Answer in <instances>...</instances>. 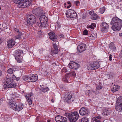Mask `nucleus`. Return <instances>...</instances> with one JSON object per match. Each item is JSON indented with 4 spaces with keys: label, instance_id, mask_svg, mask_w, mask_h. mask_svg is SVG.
<instances>
[{
    "label": "nucleus",
    "instance_id": "nucleus-52",
    "mask_svg": "<svg viewBox=\"0 0 122 122\" xmlns=\"http://www.w3.org/2000/svg\"><path fill=\"white\" fill-rule=\"evenodd\" d=\"M14 30L15 31H16L17 32H18L19 31V30L18 29H17V28H15L14 29Z\"/></svg>",
    "mask_w": 122,
    "mask_h": 122
},
{
    "label": "nucleus",
    "instance_id": "nucleus-6",
    "mask_svg": "<svg viewBox=\"0 0 122 122\" xmlns=\"http://www.w3.org/2000/svg\"><path fill=\"white\" fill-rule=\"evenodd\" d=\"M117 102L116 110L119 112H122V96L117 98Z\"/></svg>",
    "mask_w": 122,
    "mask_h": 122
},
{
    "label": "nucleus",
    "instance_id": "nucleus-34",
    "mask_svg": "<svg viewBox=\"0 0 122 122\" xmlns=\"http://www.w3.org/2000/svg\"><path fill=\"white\" fill-rule=\"evenodd\" d=\"M53 47H57V46L59 45V42L58 41L56 40L55 41H53Z\"/></svg>",
    "mask_w": 122,
    "mask_h": 122
},
{
    "label": "nucleus",
    "instance_id": "nucleus-2",
    "mask_svg": "<svg viewBox=\"0 0 122 122\" xmlns=\"http://www.w3.org/2000/svg\"><path fill=\"white\" fill-rule=\"evenodd\" d=\"M8 102L9 106L15 111H19L23 108V105L22 103L18 104L12 100H10Z\"/></svg>",
    "mask_w": 122,
    "mask_h": 122
},
{
    "label": "nucleus",
    "instance_id": "nucleus-12",
    "mask_svg": "<svg viewBox=\"0 0 122 122\" xmlns=\"http://www.w3.org/2000/svg\"><path fill=\"white\" fill-rule=\"evenodd\" d=\"M86 48V44L82 43L79 45L77 47V50L79 53H81L85 51Z\"/></svg>",
    "mask_w": 122,
    "mask_h": 122
},
{
    "label": "nucleus",
    "instance_id": "nucleus-24",
    "mask_svg": "<svg viewBox=\"0 0 122 122\" xmlns=\"http://www.w3.org/2000/svg\"><path fill=\"white\" fill-rule=\"evenodd\" d=\"M107 75L108 79H112L115 76L114 73L112 72L107 73Z\"/></svg>",
    "mask_w": 122,
    "mask_h": 122
},
{
    "label": "nucleus",
    "instance_id": "nucleus-13",
    "mask_svg": "<svg viewBox=\"0 0 122 122\" xmlns=\"http://www.w3.org/2000/svg\"><path fill=\"white\" fill-rule=\"evenodd\" d=\"M32 12L33 14L38 16L43 14V10L38 8L33 10Z\"/></svg>",
    "mask_w": 122,
    "mask_h": 122
},
{
    "label": "nucleus",
    "instance_id": "nucleus-28",
    "mask_svg": "<svg viewBox=\"0 0 122 122\" xmlns=\"http://www.w3.org/2000/svg\"><path fill=\"white\" fill-rule=\"evenodd\" d=\"M58 52L57 47H53L51 50V53L52 54H57Z\"/></svg>",
    "mask_w": 122,
    "mask_h": 122
},
{
    "label": "nucleus",
    "instance_id": "nucleus-63",
    "mask_svg": "<svg viewBox=\"0 0 122 122\" xmlns=\"http://www.w3.org/2000/svg\"><path fill=\"white\" fill-rule=\"evenodd\" d=\"M64 36L63 35H62V37H63Z\"/></svg>",
    "mask_w": 122,
    "mask_h": 122
},
{
    "label": "nucleus",
    "instance_id": "nucleus-50",
    "mask_svg": "<svg viewBox=\"0 0 122 122\" xmlns=\"http://www.w3.org/2000/svg\"><path fill=\"white\" fill-rule=\"evenodd\" d=\"M92 25V26L93 27H96V24L94 23H92L91 24Z\"/></svg>",
    "mask_w": 122,
    "mask_h": 122
},
{
    "label": "nucleus",
    "instance_id": "nucleus-5",
    "mask_svg": "<svg viewBox=\"0 0 122 122\" xmlns=\"http://www.w3.org/2000/svg\"><path fill=\"white\" fill-rule=\"evenodd\" d=\"M23 52L21 50H17L15 51L14 55L17 62L20 63L22 62L23 57L21 55Z\"/></svg>",
    "mask_w": 122,
    "mask_h": 122
},
{
    "label": "nucleus",
    "instance_id": "nucleus-27",
    "mask_svg": "<svg viewBox=\"0 0 122 122\" xmlns=\"http://www.w3.org/2000/svg\"><path fill=\"white\" fill-rule=\"evenodd\" d=\"M109 46L110 48L112 51H114L116 50V47L115 46L113 42H111L109 44Z\"/></svg>",
    "mask_w": 122,
    "mask_h": 122
},
{
    "label": "nucleus",
    "instance_id": "nucleus-18",
    "mask_svg": "<svg viewBox=\"0 0 122 122\" xmlns=\"http://www.w3.org/2000/svg\"><path fill=\"white\" fill-rule=\"evenodd\" d=\"M68 66L70 68L74 69H76L79 68V65L77 63L75 62L70 63Z\"/></svg>",
    "mask_w": 122,
    "mask_h": 122
},
{
    "label": "nucleus",
    "instance_id": "nucleus-25",
    "mask_svg": "<svg viewBox=\"0 0 122 122\" xmlns=\"http://www.w3.org/2000/svg\"><path fill=\"white\" fill-rule=\"evenodd\" d=\"M111 111L109 109L106 108L104 109L102 114L103 115H107L110 113Z\"/></svg>",
    "mask_w": 122,
    "mask_h": 122
},
{
    "label": "nucleus",
    "instance_id": "nucleus-3",
    "mask_svg": "<svg viewBox=\"0 0 122 122\" xmlns=\"http://www.w3.org/2000/svg\"><path fill=\"white\" fill-rule=\"evenodd\" d=\"M5 86H4V88L5 89L8 88H12L15 87L16 85V83L12 82L11 79L9 76H6L5 79Z\"/></svg>",
    "mask_w": 122,
    "mask_h": 122
},
{
    "label": "nucleus",
    "instance_id": "nucleus-8",
    "mask_svg": "<svg viewBox=\"0 0 122 122\" xmlns=\"http://www.w3.org/2000/svg\"><path fill=\"white\" fill-rule=\"evenodd\" d=\"M36 22V18L32 15H29L28 16L27 23L32 25L34 24Z\"/></svg>",
    "mask_w": 122,
    "mask_h": 122
},
{
    "label": "nucleus",
    "instance_id": "nucleus-42",
    "mask_svg": "<svg viewBox=\"0 0 122 122\" xmlns=\"http://www.w3.org/2000/svg\"><path fill=\"white\" fill-rule=\"evenodd\" d=\"M29 77L27 76H25L23 77L22 79L25 81H26L28 80L29 79Z\"/></svg>",
    "mask_w": 122,
    "mask_h": 122
},
{
    "label": "nucleus",
    "instance_id": "nucleus-30",
    "mask_svg": "<svg viewBox=\"0 0 122 122\" xmlns=\"http://www.w3.org/2000/svg\"><path fill=\"white\" fill-rule=\"evenodd\" d=\"M76 75V73L74 71H71L70 73L67 74L66 75L65 78L66 79L70 75L75 77Z\"/></svg>",
    "mask_w": 122,
    "mask_h": 122
},
{
    "label": "nucleus",
    "instance_id": "nucleus-59",
    "mask_svg": "<svg viewBox=\"0 0 122 122\" xmlns=\"http://www.w3.org/2000/svg\"><path fill=\"white\" fill-rule=\"evenodd\" d=\"M51 101L53 103L54 102V100L53 99H52L51 100Z\"/></svg>",
    "mask_w": 122,
    "mask_h": 122
},
{
    "label": "nucleus",
    "instance_id": "nucleus-32",
    "mask_svg": "<svg viewBox=\"0 0 122 122\" xmlns=\"http://www.w3.org/2000/svg\"><path fill=\"white\" fill-rule=\"evenodd\" d=\"M15 3L17 4H19V5H20L21 4L23 3V0H12Z\"/></svg>",
    "mask_w": 122,
    "mask_h": 122
},
{
    "label": "nucleus",
    "instance_id": "nucleus-11",
    "mask_svg": "<svg viewBox=\"0 0 122 122\" xmlns=\"http://www.w3.org/2000/svg\"><path fill=\"white\" fill-rule=\"evenodd\" d=\"M79 113L81 115H87L89 113V112L87 108L84 107H82L80 109Z\"/></svg>",
    "mask_w": 122,
    "mask_h": 122
},
{
    "label": "nucleus",
    "instance_id": "nucleus-33",
    "mask_svg": "<svg viewBox=\"0 0 122 122\" xmlns=\"http://www.w3.org/2000/svg\"><path fill=\"white\" fill-rule=\"evenodd\" d=\"M40 90L42 92L45 93L49 91V88L48 87L46 88L41 87L40 89Z\"/></svg>",
    "mask_w": 122,
    "mask_h": 122
},
{
    "label": "nucleus",
    "instance_id": "nucleus-9",
    "mask_svg": "<svg viewBox=\"0 0 122 122\" xmlns=\"http://www.w3.org/2000/svg\"><path fill=\"white\" fill-rule=\"evenodd\" d=\"M100 66V64L99 62H94L93 64H91L88 66L87 68L88 70H92L99 68Z\"/></svg>",
    "mask_w": 122,
    "mask_h": 122
},
{
    "label": "nucleus",
    "instance_id": "nucleus-53",
    "mask_svg": "<svg viewBox=\"0 0 122 122\" xmlns=\"http://www.w3.org/2000/svg\"><path fill=\"white\" fill-rule=\"evenodd\" d=\"M80 2L78 1H76V5L77 6L78 5V4H79Z\"/></svg>",
    "mask_w": 122,
    "mask_h": 122
},
{
    "label": "nucleus",
    "instance_id": "nucleus-39",
    "mask_svg": "<svg viewBox=\"0 0 122 122\" xmlns=\"http://www.w3.org/2000/svg\"><path fill=\"white\" fill-rule=\"evenodd\" d=\"M22 35V33L21 32H20L18 34L15 36V38L16 39H19L20 38L21 36Z\"/></svg>",
    "mask_w": 122,
    "mask_h": 122
},
{
    "label": "nucleus",
    "instance_id": "nucleus-46",
    "mask_svg": "<svg viewBox=\"0 0 122 122\" xmlns=\"http://www.w3.org/2000/svg\"><path fill=\"white\" fill-rule=\"evenodd\" d=\"M83 34L84 35H87L88 34V31L86 30H84L83 32Z\"/></svg>",
    "mask_w": 122,
    "mask_h": 122
},
{
    "label": "nucleus",
    "instance_id": "nucleus-45",
    "mask_svg": "<svg viewBox=\"0 0 122 122\" xmlns=\"http://www.w3.org/2000/svg\"><path fill=\"white\" fill-rule=\"evenodd\" d=\"M87 28H90L93 29H94V28L93 26H92V25L91 24V25H87Z\"/></svg>",
    "mask_w": 122,
    "mask_h": 122
},
{
    "label": "nucleus",
    "instance_id": "nucleus-64",
    "mask_svg": "<svg viewBox=\"0 0 122 122\" xmlns=\"http://www.w3.org/2000/svg\"><path fill=\"white\" fill-rule=\"evenodd\" d=\"M1 9V8L0 7V10Z\"/></svg>",
    "mask_w": 122,
    "mask_h": 122
},
{
    "label": "nucleus",
    "instance_id": "nucleus-54",
    "mask_svg": "<svg viewBox=\"0 0 122 122\" xmlns=\"http://www.w3.org/2000/svg\"><path fill=\"white\" fill-rule=\"evenodd\" d=\"M20 79V77H16L15 80H16L17 81H18Z\"/></svg>",
    "mask_w": 122,
    "mask_h": 122
},
{
    "label": "nucleus",
    "instance_id": "nucleus-44",
    "mask_svg": "<svg viewBox=\"0 0 122 122\" xmlns=\"http://www.w3.org/2000/svg\"><path fill=\"white\" fill-rule=\"evenodd\" d=\"M61 72L63 73H65L67 71L66 68L65 67L63 68L61 70Z\"/></svg>",
    "mask_w": 122,
    "mask_h": 122
},
{
    "label": "nucleus",
    "instance_id": "nucleus-23",
    "mask_svg": "<svg viewBox=\"0 0 122 122\" xmlns=\"http://www.w3.org/2000/svg\"><path fill=\"white\" fill-rule=\"evenodd\" d=\"M101 118L100 116L94 117L92 118V122H101Z\"/></svg>",
    "mask_w": 122,
    "mask_h": 122
},
{
    "label": "nucleus",
    "instance_id": "nucleus-14",
    "mask_svg": "<svg viewBox=\"0 0 122 122\" xmlns=\"http://www.w3.org/2000/svg\"><path fill=\"white\" fill-rule=\"evenodd\" d=\"M72 97L71 94L69 92L66 93L64 97V99L65 102L68 103H70V100Z\"/></svg>",
    "mask_w": 122,
    "mask_h": 122
},
{
    "label": "nucleus",
    "instance_id": "nucleus-1",
    "mask_svg": "<svg viewBox=\"0 0 122 122\" xmlns=\"http://www.w3.org/2000/svg\"><path fill=\"white\" fill-rule=\"evenodd\" d=\"M111 23L113 25L112 29L114 31L119 30L122 26V21L117 17L112 18Z\"/></svg>",
    "mask_w": 122,
    "mask_h": 122
},
{
    "label": "nucleus",
    "instance_id": "nucleus-31",
    "mask_svg": "<svg viewBox=\"0 0 122 122\" xmlns=\"http://www.w3.org/2000/svg\"><path fill=\"white\" fill-rule=\"evenodd\" d=\"M62 117V116L59 115L55 117V120L57 122H61Z\"/></svg>",
    "mask_w": 122,
    "mask_h": 122
},
{
    "label": "nucleus",
    "instance_id": "nucleus-38",
    "mask_svg": "<svg viewBox=\"0 0 122 122\" xmlns=\"http://www.w3.org/2000/svg\"><path fill=\"white\" fill-rule=\"evenodd\" d=\"M92 92L95 93V92L93 90H87L85 92V94L86 95H88L89 94L91 93Z\"/></svg>",
    "mask_w": 122,
    "mask_h": 122
},
{
    "label": "nucleus",
    "instance_id": "nucleus-55",
    "mask_svg": "<svg viewBox=\"0 0 122 122\" xmlns=\"http://www.w3.org/2000/svg\"><path fill=\"white\" fill-rule=\"evenodd\" d=\"M119 35L120 36H122V32L119 33Z\"/></svg>",
    "mask_w": 122,
    "mask_h": 122
},
{
    "label": "nucleus",
    "instance_id": "nucleus-36",
    "mask_svg": "<svg viewBox=\"0 0 122 122\" xmlns=\"http://www.w3.org/2000/svg\"><path fill=\"white\" fill-rule=\"evenodd\" d=\"M97 37V34L95 33V34H93L90 35L89 37H90V38L92 40L95 39Z\"/></svg>",
    "mask_w": 122,
    "mask_h": 122
},
{
    "label": "nucleus",
    "instance_id": "nucleus-51",
    "mask_svg": "<svg viewBox=\"0 0 122 122\" xmlns=\"http://www.w3.org/2000/svg\"><path fill=\"white\" fill-rule=\"evenodd\" d=\"M112 55L111 54L109 56V60L110 61H111L112 60Z\"/></svg>",
    "mask_w": 122,
    "mask_h": 122
},
{
    "label": "nucleus",
    "instance_id": "nucleus-10",
    "mask_svg": "<svg viewBox=\"0 0 122 122\" xmlns=\"http://www.w3.org/2000/svg\"><path fill=\"white\" fill-rule=\"evenodd\" d=\"M100 26L101 31L102 32L106 33L107 31L109 26L107 23L104 22H103L101 23Z\"/></svg>",
    "mask_w": 122,
    "mask_h": 122
},
{
    "label": "nucleus",
    "instance_id": "nucleus-20",
    "mask_svg": "<svg viewBox=\"0 0 122 122\" xmlns=\"http://www.w3.org/2000/svg\"><path fill=\"white\" fill-rule=\"evenodd\" d=\"M15 44V42L13 39H10L7 41V46L10 48L12 47Z\"/></svg>",
    "mask_w": 122,
    "mask_h": 122
},
{
    "label": "nucleus",
    "instance_id": "nucleus-16",
    "mask_svg": "<svg viewBox=\"0 0 122 122\" xmlns=\"http://www.w3.org/2000/svg\"><path fill=\"white\" fill-rule=\"evenodd\" d=\"M23 3L21 4L20 6L23 7H29L30 5V0H23Z\"/></svg>",
    "mask_w": 122,
    "mask_h": 122
},
{
    "label": "nucleus",
    "instance_id": "nucleus-22",
    "mask_svg": "<svg viewBox=\"0 0 122 122\" xmlns=\"http://www.w3.org/2000/svg\"><path fill=\"white\" fill-rule=\"evenodd\" d=\"M42 14V15H40L41 17L39 18V19L40 21V22L41 23H42L43 22L45 23L47 21V18L46 17L45 15Z\"/></svg>",
    "mask_w": 122,
    "mask_h": 122
},
{
    "label": "nucleus",
    "instance_id": "nucleus-4",
    "mask_svg": "<svg viewBox=\"0 0 122 122\" xmlns=\"http://www.w3.org/2000/svg\"><path fill=\"white\" fill-rule=\"evenodd\" d=\"M66 116L68 118L70 122H75L78 119L79 116L78 113L76 111L66 113Z\"/></svg>",
    "mask_w": 122,
    "mask_h": 122
},
{
    "label": "nucleus",
    "instance_id": "nucleus-40",
    "mask_svg": "<svg viewBox=\"0 0 122 122\" xmlns=\"http://www.w3.org/2000/svg\"><path fill=\"white\" fill-rule=\"evenodd\" d=\"M13 72V70L11 68H10L7 70V72L10 74H12Z\"/></svg>",
    "mask_w": 122,
    "mask_h": 122
},
{
    "label": "nucleus",
    "instance_id": "nucleus-35",
    "mask_svg": "<svg viewBox=\"0 0 122 122\" xmlns=\"http://www.w3.org/2000/svg\"><path fill=\"white\" fill-rule=\"evenodd\" d=\"M105 10V7L103 6L99 9V12L100 13L102 14L104 12Z\"/></svg>",
    "mask_w": 122,
    "mask_h": 122
},
{
    "label": "nucleus",
    "instance_id": "nucleus-57",
    "mask_svg": "<svg viewBox=\"0 0 122 122\" xmlns=\"http://www.w3.org/2000/svg\"><path fill=\"white\" fill-rule=\"evenodd\" d=\"M2 74V72L0 71V76Z\"/></svg>",
    "mask_w": 122,
    "mask_h": 122
},
{
    "label": "nucleus",
    "instance_id": "nucleus-58",
    "mask_svg": "<svg viewBox=\"0 0 122 122\" xmlns=\"http://www.w3.org/2000/svg\"><path fill=\"white\" fill-rule=\"evenodd\" d=\"M51 121L49 120H47V122H50Z\"/></svg>",
    "mask_w": 122,
    "mask_h": 122
},
{
    "label": "nucleus",
    "instance_id": "nucleus-15",
    "mask_svg": "<svg viewBox=\"0 0 122 122\" xmlns=\"http://www.w3.org/2000/svg\"><path fill=\"white\" fill-rule=\"evenodd\" d=\"M33 95V93H30L28 94H27L25 96L29 105H31L32 104V96Z\"/></svg>",
    "mask_w": 122,
    "mask_h": 122
},
{
    "label": "nucleus",
    "instance_id": "nucleus-37",
    "mask_svg": "<svg viewBox=\"0 0 122 122\" xmlns=\"http://www.w3.org/2000/svg\"><path fill=\"white\" fill-rule=\"evenodd\" d=\"M12 97L14 99L15 97H17L19 96V95L15 92H13L11 94Z\"/></svg>",
    "mask_w": 122,
    "mask_h": 122
},
{
    "label": "nucleus",
    "instance_id": "nucleus-17",
    "mask_svg": "<svg viewBox=\"0 0 122 122\" xmlns=\"http://www.w3.org/2000/svg\"><path fill=\"white\" fill-rule=\"evenodd\" d=\"M29 80V81L30 82H34L36 81L38 79L37 75L36 74H33L30 77Z\"/></svg>",
    "mask_w": 122,
    "mask_h": 122
},
{
    "label": "nucleus",
    "instance_id": "nucleus-61",
    "mask_svg": "<svg viewBox=\"0 0 122 122\" xmlns=\"http://www.w3.org/2000/svg\"><path fill=\"white\" fill-rule=\"evenodd\" d=\"M66 3H64V5H65H65H66Z\"/></svg>",
    "mask_w": 122,
    "mask_h": 122
},
{
    "label": "nucleus",
    "instance_id": "nucleus-41",
    "mask_svg": "<svg viewBox=\"0 0 122 122\" xmlns=\"http://www.w3.org/2000/svg\"><path fill=\"white\" fill-rule=\"evenodd\" d=\"M67 118L65 117H62L61 122H67Z\"/></svg>",
    "mask_w": 122,
    "mask_h": 122
},
{
    "label": "nucleus",
    "instance_id": "nucleus-62",
    "mask_svg": "<svg viewBox=\"0 0 122 122\" xmlns=\"http://www.w3.org/2000/svg\"><path fill=\"white\" fill-rule=\"evenodd\" d=\"M58 27H60V25H58Z\"/></svg>",
    "mask_w": 122,
    "mask_h": 122
},
{
    "label": "nucleus",
    "instance_id": "nucleus-60",
    "mask_svg": "<svg viewBox=\"0 0 122 122\" xmlns=\"http://www.w3.org/2000/svg\"><path fill=\"white\" fill-rule=\"evenodd\" d=\"M65 81H66V82H68V80L66 79V80H65Z\"/></svg>",
    "mask_w": 122,
    "mask_h": 122
},
{
    "label": "nucleus",
    "instance_id": "nucleus-43",
    "mask_svg": "<svg viewBox=\"0 0 122 122\" xmlns=\"http://www.w3.org/2000/svg\"><path fill=\"white\" fill-rule=\"evenodd\" d=\"M88 119L87 118H83L82 119L81 122H88Z\"/></svg>",
    "mask_w": 122,
    "mask_h": 122
},
{
    "label": "nucleus",
    "instance_id": "nucleus-56",
    "mask_svg": "<svg viewBox=\"0 0 122 122\" xmlns=\"http://www.w3.org/2000/svg\"><path fill=\"white\" fill-rule=\"evenodd\" d=\"M2 42V40L0 38V44H1Z\"/></svg>",
    "mask_w": 122,
    "mask_h": 122
},
{
    "label": "nucleus",
    "instance_id": "nucleus-29",
    "mask_svg": "<svg viewBox=\"0 0 122 122\" xmlns=\"http://www.w3.org/2000/svg\"><path fill=\"white\" fill-rule=\"evenodd\" d=\"M37 24L38 25H39L40 26H41V27H46V26L48 24L47 22H43L42 23H40V24L38 22H37Z\"/></svg>",
    "mask_w": 122,
    "mask_h": 122
},
{
    "label": "nucleus",
    "instance_id": "nucleus-48",
    "mask_svg": "<svg viewBox=\"0 0 122 122\" xmlns=\"http://www.w3.org/2000/svg\"><path fill=\"white\" fill-rule=\"evenodd\" d=\"M102 88V87L100 85L99 86L97 87V89H100Z\"/></svg>",
    "mask_w": 122,
    "mask_h": 122
},
{
    "label": "nucleus",
    "instance_id": "nucleus-47",
    "mask_svg": "<svg viewBox=\"0 0 122 122\" xmlns=\"http://www.w3.org/2000/svg\"><path fill=\"white\" fill-rule=\"evenodd\" d=\"M67 3L69 5V6H67V8H70L71 6V5L70 3V1L68 2Z\"/></svg>",
    "mask_w": 122,
    "mask_h": 122
},
{
    "label": "nucleus",
    "instance_id": "nucleus-49",
    "mask_svg": "<svg viewBox=\"0 0 122 122\" xmlns=\"http://www.w3.org/2000/svg\"><path fill=\"white\" fill-rule=\"evenodd\" d=\"M12 80L15 79V80L16 78V77L15 75H12Z\"/></svg>",
    "mask_w": 122,
    "mask_h": 122
},
{
    "label": "nucleus",
    "instance_id": "nucleus-21",
    "mask_svg": "<svg viewBox=\"0 0 122 122\" xmlns=\"http://www.w3.org/2000/svg\"><path fill=\"white\" fill-rule=\"evenodd\" d=\"M50 38L53 41H55L57 40V36L55 35V33L53 32H51L48 34Z\"/></svg>",
    "mask_w": 122,
    "mask_h": 122
},
{
    "label": "nucleus",
    "instance_id": "nucleus-26",
    "mask_svg": "<svg viewBox=\"0 0 122 122\" xmlns=\"http://www.w3.org/2000/svg\"><path fill=\"white\" fill-rule=\"evenodd\" d=\"M120 86L118 85H115L113 86L111 88V91L113 93H114L117 91H118Z\"/></svg>",
    "mask_w": 122,
    "mask_h": 122
},
{
    "label": "nucleus",
    "instance_id": "nucleus-19",
    "mask_svg": "<svg viewBox=\"0 0 122 122\" xmlns=\"http://www.w3.org/2000/svg\"><path fill=\"white\" fill-rule=\"evenodd\" d=\"M89 14L91 15V19L93 20H96L98 19L99 16L96 13H94V11L92 10L89 12Z\"/></svg>",
    "mask_w": 122,
    "mask_h": 122
},
{
    "label": "nucleus",
    "instance_id": "nucleus-7",
    "mask_svg": "<svg viewBox=\"0 0 122 122\" xmlns=\"http://www.w3.org/2000/svg\"><path fill=\"white\" fill-rule=\"evenodd\" d=\"M66 15L68 17L72 18H75L77 16L76 12L74 10L69 9L66 12Z\"/></svg>",
    "mask_w": 122,
    "mask_h": 122
}]
</instances>
